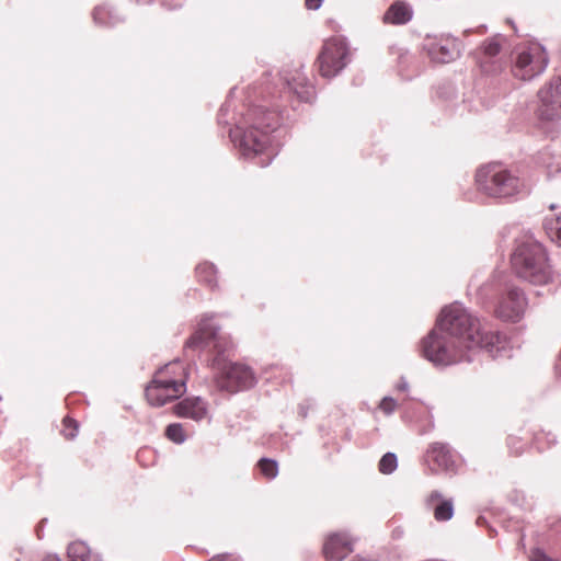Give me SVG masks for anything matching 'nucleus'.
<instances>
[{
  "mask_svg": "<svg viewBox=\"0 0 561 561\" xmlns=\"http://www.w3.org/2000/svg\"><path fill=\"white\" fill-rule=\"evenodd\" d=\"M506 344L505 335L485 331L477 318L455 302L442 310L435 328L422 342V352L433 364L447 366L470 362L463 350L481 348L494 358L506 356Z\"/></svg>",
  "mask_w": 561,
  "mask_h": 561,
  "instance_id": "obj_1",
  "label": "nucleus"
},
{
  "mask_svg": "<svg viewBox=\"0 0 561 561\" xmlns=\"http://www.w3.org/2000/svg\"><path fill=\"white\" fill-rule=\"evenodd\" d=\"M68 557L71 561H94L99 560L96 556H92L89 547L82 541H75L68 546Z\"/></svg>",
  "mask_w": 561,
  "mask_h": 561,
  "instance_id": "obj_19",
  "label": "nucleus"
},
{
  "mask_svg": "<svg viewBox=\"0 0 561 561\" xmlns=\"http://www.w3.org/2000/svg\"><path fill=\"white\" fill-rule=\"evenodd\" d=\"M43 561H60V559L57 556L49 554V556H46L43 559Z\"/></svg>",
  "mask_w": 561,
  "mask_h": 561,
  "instance_id": "obj_31",
  "label": "nucleus"
},
{
  "mask_svg": "<svg viewBox=\"0 0 561 561\" xmlns=\"http://www.w3.org/2000/svg\"><path fill=\"white\" fill-rule=\"evenodd\" d=\"M259 468L266 478L274 479L278 474V465L275 460L262 458L259 461Z\"/></svg>",
  "mask_w": 561,
  "mask_h": 561,
  "instance_id": "obj_24",
  "label": "nucleus"
},
{
  "mask_svg": "<svg viewBox=\"0 0 561 561\" xmlns=\"http://www.w3.org/2000/svg\"><path fill=\"white\" fill-rule=\"evenodd\" d=\"M543 228L550 240L561 247V214L554 218H546Z\"/></svg>",
  "mask_w": 561,
  "mask_h": 561,
  "instance_id": "obj_22",
  "label": "nucleus"
},
{
  "mask_svg": "<svg viewBox=\"0 0 561 561\" xmlns=\"http://www.w3.org/2000/svg\"><path fill=\"white\" fill-rule=\"evenodd\" d=\"M548 65V56L539 44L522 47L516 51L512 68L513 76L520 80H531L542 73Z\"/></svg>",
  "mask_w": 561,
  "mask_h": 561,
  "instance_id": "obj_8",
  "label": "nucleus"
},
{
  "mask_svg": "<svg viewBox=\"0 0 561 561\" xmlns=\"http://www.w3.org/2000/svg\"><path fill=\"white\" fill-rule=\"evenodd\" d=\"M525 307L526 298L524 293L513 287L501 298L495 313L505 321H517L524 313Z\"/></svg>",
  "mask_w": 561,
  "mask_h": 561,
  "instance_id": "obj_11",
  "label": "nucleus"
},
{
  "mask_svg": "<svg viewBox=\"0 0 561 561\" xmlns=\"http://www.w3.org/2000/svg\"><path fill=\"white\" fill-rule=\"evenodd\" d=\"M224 108H220L219 122H221Z\"/></svg>",
  "mask_w": 561,
  "mask_h": 561,
  "instance_id": "obj_33",
  "label": "nucleus"
},
{
  "mask_svg": "<svg viewBox=\"0 0 561 561\" xmlns=\"http://www.w3.org/2000/svg\"><path fill=\"white\" fill-rule=\"evenodd\" d=\"M398 466L397 456L393 453L385 454L379 461V471L383 474L392 473Z\"/></svg>",
  "mask_w": 561,
  "mask_h": 561,
  "instance_id": "obj_23",
  "label": "nucleus"
},
{
  "mask_svg": "<svg viewBox=\"0 0 561 561\" xmlns=\"http://www.w3.org/2000/svg\"><path fill=\"white\" fill-rule=\"evenodd\" d=\"M427 504L432 507L437 522H446L454 516L453 501L442 499V494L437 491L431 493Z\"/></svg>",
  "mask_w": 561,
  "mask_h": 561,
  "instance_id": "obj_16",
  "label": "nucleus"
},
{
  "mask_svg": "<svg viewBox=\"0 0 561 561\" xmlns=\"http://www.w3.org/2000/svg\"><path fill=\"white\" fill-rule=\"evenodd\" d=\"M430 58L438 64H447L460 56V43L451 36L428 37L424 45Z\"/></svg>",
  "mask_w": 561,
  "mask_h": 561,
  "instance_id": "obj_10",
  "label": "nucleus"
},
{
  "mask_svg": "<svg viewBox=\"0 0 561 561\" xmlns=\"http://www.w3.org/2000/svg\"><path fill=\"white\" fill-rule=\"evenodd\" d=\"M350 61V48L345 38L334 36L327 39L318 57L319 72L324 78L337 76Z\"/></svg>",
  "mask_w": 561,
  "mask_h": 561,
  "instance_id": "obj_7",
  "label": "nucleus"
},
{
  "mask_svg": "<svg viewBox=\"0 0 561 561\" xmlns=\"http://www.w3.org/2000/svg\"><path fill=\"white\" fill-rule=\"evenodd\" d=\"M279 124V116L274 111L262 106L251 107L230 129V138L238 146L241 154L247 159L257 158L260 167H267L273 159V151L268 149L270 134Z\"/></svg>",
  "mask_w": 561,
  "mask_h": 561,
  "instance_id": "obj_3",
  "label": "nucleus"
},
{
  "mask_svg": "<svg viewBox=\"0 0 561 561\" xmlns=\"http://www.w3.org/2000/svg\"><path fill=\"white\" fill-rule=\"evenodd\" d=\"M174 412L180 417L201 421L206 416L207 408L199 397L187 398L174 405Z\"/></svg>",
  "mask_w": 561,
  "mask_h": 561,
  "instance_id": "obj_14",
  "label": "nucleus"
},
{
  "mask_svg": "<svg viewBox=\"0 0 561 561\" xmlns=\"http://www.w3.org/2000/svg\"><path fill=\"white\" fill-rule=\"evenodd\" d=\"M179 363H170L160 368L151 383L146 388V398L150 405L161 407L169 401L180 398L186 391L185 380L169 377V370Z\"/></svg>",
  "mask_w": 561,
  "mask_h": 561,
  "instance_id": "obj_6",
  "label": "nucleus"
},
{
  "mask_svg": "<svg viewBox=\"0 0 561 561\" xmlns=\"http://www.w3.org/2000/svg\"><path fill=\"white\" fill-rule=\"evenodd\" d=\"M93 19L96 24L113 26L119 22V16L108 7L100 5L93 11Z\"/></svg>",
  "mask_w": 561,
  "mask_h": 561,
  "instance_id": "obj_20",
  "label": "nucleus"
},
{
  "mask_svg": "<svg viewBox=\"0 0 561 561\" xmlns=\"http://www.w3.org/2000/svg\"><path fill=\"white\" fill-rule=\"evenodd\" d=\"M504 41L505 38L502 35H495L482 44V57L480 58V67L484 73L495 75L504 69L505 61H503L501 58H497Z\"/></svg>",
  "mask_w": 561,
  "mask_h": 561,
  "instance_id": "obj_12",
  "label": "nucleus"
},
{
  "mask_svg": "<svg viewBox=\"0 0 561 561\" xmlns=\"http://www.w3.org/2000/svg\"><path fill=\"white\" fill-rule=\"evenodd\" d=\"M287 88L293 91L298 99L309 102L314 95V88L308 82L301 73H297L293 79H285Z\"/></svg>",
  "mask_w": 561,
  "mask_h": 561,
  "instance_id": "obj_18",
  "label": "nucleus"
},
{
  "mask_svg": "<svg viewBox=\"0 0 561 561\" xmlns=\"http://www.w3.org/2000/svg\"><path fill=\"white\" fill-rule=\"evenodd\" d=\"M379 408L385 414L390 415L397 408V401L391 397H385L380 401Z\"/></svg>",
  "mask_w": 561,
  "mask_h": 561,
  "instance_id": "obj_27",
  "label": "nucleus"
},
{
  "mask_svg": "<svg viewBox=\"0 0 561 561\" xmlns=\"http://www.w3.org/2000/svg\"><path fill=\"white\" fill-rule=\"evenodd\" d=\"M428 455L440 469L447 472L455 470V456L447 444L434 443L428 449Z\"/></svg>",
  "mask_w": 561,
  "mask_h": 561,
  "instance_id": "obj_15",
  "label": "nucleus"
},
{
  "mask_svg": "<svg viewBox=\"0 0 561 561\" xmlns=\"http://www.w3.org/2000/svg\"><path fill=\"white\" fill-rule=\"evenodd\" d=\"M167 437L176 443L181 444L185 440L183 427L180 423L170 424L165 430Z\"/></svg>",
  "mask_w": 561,
  "mask_h": 561,
  "instance_id": "obj_25",
  "label": "nucleus"
},
{
  "mask_svg": "<svg viewBox=\"0 0 561 561\" xmlns=\"http://www.w3.org/2000/svg\"><path fill=\"white\" fill-rule=\"evenodd\" d=\"M209 561H238V560L230 554H220V556L211 558Z\"/></svg>",
  "mask_w": 561,
  "mask_h": 561,
  "instance_id": "obj_29",
  "label": "nucleus"
},
{
  "mask_svg": "<svg viewBox=\"0 0 561 561\" xmlns=\"http://www.w3.org/2000/svg\"><path fill=\"white\" fill-rule=\"evenodd\" d=\"M353 550V541L346 533H336L330 535L324 545L323 552L325 557L333 561H341Z\"/></svg>",
  "mask_w": 561,
  "mask_h": 561,
  "instance_id": "obj_13",
  "label": "nucleus"
},
{
  "mask_svg": "<svg viewBox=\"0 0 561 561\" xmlns=\"http://www.w3.org/2000/svg\"><path fill=\"white\" fill-rule=\"evenodd\" d=\"M62 434L67 439H73L78 434V423L70 417H65Z\"/></svg>",
  "mask_w": 561,
  "mask_h": 561,
  "instance_id": "obj_26",
  "label": "nucleus"
},
{
  "mask_svg": "<svg viewBox=\"0 0 561 561\" xmlns=\"http://www.w3.org/2000/svg\"><path fill=\"white\" fill-rule=\"evenodd\" d=\"M196 275L201 283L206 284L210 288L217 285V271L214 264L203 263L196 267Z\"/></svg>",
  "mask_w": 561,
  "mask_h": 561,
  "instance_id": "obj_21",
  "label": "nucleus"
},
{
  "mask_svg": "<svg viewBox=\"0 0 561 561\" xmlns=\"http://www.w3.org/2000/svg\"><path fill=\"white\" fill-rule=\"evenodd\" d=\"M398 390L400 391H407L409 389V383L405 379H401L400 382L397 386Z\"/></svg>",
  "mask_w": 561,
  "mask_h": 561,
  "instance_id": "obj_30",
  "label": "nucleus"
},
{
  "mask_svg": "<svg viewBox=\"0 0 561 561\" xmlns=\"http://www.w3.org/2000/svg\"><path fill=\"white\" fill-rule=\"evenodd\" d=\"M412 9L408 3L403 1H396L385 13V21L391 24L401 25L408 23L412 19Z\"/></svg>",
  "mask_w": 561,
  "mask_h": 561,
  "instance_id": "obj_17",
  "label": "nucleus"
},
{
  "mask_svg": "<svg viewBox=\"0 0 561 561\" xmlns=\"http://www.w3.org/2000/svg\"><path fill=\"white\" fill-rule=\"evenodd\" d=\"M138 2H142V3H149L151 2V0H137Z\"/></svg>",
  "mask_w": 561,
  "mask_h": 561,
  "instance_id": "obj_32",
  "label": "nucleus"
},
{
  "mask_svg": "<svg viewBox=\"0 0 561 561\" xmlns=\"http://www.w3.org/2000/svg\"><path fill=\"white\" fill-rule=\"evenodd\" d=\"M538 98V117L548 122L558 119L561 115V77L540 89Z\"/></svg>",
  "mask_w": 561,
  "mask_h": 561,
  "instance_id": "obj_9",
  "label": "nucleus"
},
{
  "mask_svg": "<svg viewBox=\"0 0 561 561\" xmlns=\"http://www.w3.org/2000/svg\"><path fill=\"white\" fill-rule=\"evenodd\" d=\"M187 348H205L213 346L218 356L214 359L213 366L218 370L216 383L219 389L229 392H237L249 389L256 383L253 370L242 364L225 363L220 356L232 347L228 336L219 332L208 319H203L198 330L186 342Z\"/></svg>",
  "mask_w": 561,
  "mask_h": 561,
  "instance_id": "obj_2",
  "label": "nucleus"
},
{
  "mask_svg": "<svg viewBox=\"0 0 561 561\" xmlns=\"http://www.w3.org/2000/svg\"><path fill=\"white\" fill-rule=\"evenodd\" d=\"M94 561H100V560H94Z\"/></svg>",
  "mask_w": 561,
  "mask_h": 561,
  "instance_id": "obj_34",
  "label": "nucleus"
},
{
  "mask_svg": "<svg viewBox=\"0 0 561 561\" xmlns=\"http://www.w3.org/2000/svg\"><path fill=\"white\" fill-rule=\"evenodd\" d=\"M478 188L491 197H508L517 194L523 181L511 171L497 164L480 168L476 173Z\"/></svg>",
  "mask_w": 561,
  "mask_h": 561,
  "instance_id": "obj_5",
  "label": "nucleus"
},
{
  "mask_svg": "<svg viewBox=\"0 0 561 561\" xmlns=\"http://www.w3.org/2000/svg\"><path fill=\"white\" fill-rule=\"evenodd\" d=\"M511 263L516 275L533 285H546L552 277L543 245L531 238L517 244Z\"/></svg>",
  "mask_w": 561,
  "mask_h": 561,
  "instance_id": "obj_4",
  "label": "nucleus"
},
{
  "mask_svg": "<svg viewBox=\"0 0 561 561\" xmlns=\"http://www.w3.org/2000/svg\"><path fill=\"white\" fill-rule=\"evenodd\" d=\"M323 0H306V7L310 10H318Z\"/></svg>",
  "mask_w": 561,
  "mask_h": 561,
  "instance_id": "obj_28",
  "label": "nucleus"
}]
</instances>
